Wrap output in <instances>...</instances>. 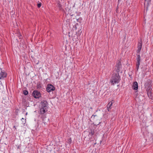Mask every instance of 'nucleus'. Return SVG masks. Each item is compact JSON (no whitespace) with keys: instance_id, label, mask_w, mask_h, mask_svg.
<instances>
[{"instance_id":"nucleus-9","label":"nucleus","mask_w":153,"mask_h":153,"mask_svg":"<svg viewBox=\"0 0 153 153\" xmlns=\"http://www.w3.org/2000/svg\"><path fill=\"white\" fill-rule=\"evenodd\" d=\"M112 101H113L109 102L107 106V110L109 112L110 111L111 109L112 108V106L113 103Z\"/></svg>"},{"instance_id":"nucleus-19","label":"nucleus","mask_w":153,"mask_h":153,"mask_svg":"<svg viewBox=\"0 0 153 153\" xmlns=\"http://www.w3.org/2000/svg\"><path fill=\"white\" fill-rule=\"evenodd\" d=\"M41 3H38L37 4V7L38 8H39L41 6Z\"/></svg>"},{"instance_id":"nucleus-17","label":"nucleus","mask_w":153,"mask_h":153,"mask_svg":"<svg viewBox=\"0 0 153 153\" xmlns=\"http://www.w3.org/2000/svg\"><path fill=\"white\" fill-rule=\"evenodd\" d=\"M37 86L38 88H40L42 87V85L40 82L37 83Z\"/></svg>"},{"instance_id":"nucleus-16","label":"nucleus","mask_w":153,"mask_h":153,"mask_svg":"<svg viewBox=\"0 0 153 153\" xmlns=\"http://www.w3.org/2000/svg\"><path fill=\"white\" fill-rule=\"evenodd\" d=\"M140 62H137L136 65V69H137V71L138 70V68H139V65H140Z\"/></svg>"},{"instance_id":"nucleus-26","label":"nucleus","mask_w":153,"mask_h":153,"mask_svg":"<svg viewBox=\"0 0 153 153\" xmlns=\"http://www.w3.org/2000/svg\"><path fill=\"white\" fill-rule=\"evenodd\" d=\"M81 32H81H81H80V34H81Z\"/></svg>"},{"instance_id":"nucleus-18","label":"nucleus","mask_w":153,"mask_h":153,"mask_svg":"<svg viewBox=\"0 0 153 153\" xmlns=\"http://www.w3.org/2000/svg\"><path fill=\"white\" fill-rule=\"evenodd\" d=\"M23 93L25 95H27L28 94V92L27 90H24L23 91Z\"/></svg>"},{"instance_id":"nucleus-22","label":"nucleus","mask_w":153,"mask_h":153,"mask_svg":"<svg viewBox=\"0 0 153 153\" xmlns=\"http://www.w3.org/2000/svg\"><path fill=\"white\" fill-rule=\"evenodd\" d=\"M97 116V115H95L93 114V115L92 116H91V118H92H92H94V117H95Z\"/></svg>"},{"instance_id":"nucleus-10","label":"nucleus","mask_w":153,"mask_h":153,"mask_svg":"<svg viewBox=\"0 0 153 153\" xmlns=\"http://www.w3.org/2000/svg\"><path fill=\"white\" fill-rule=\"evenodd\" d=\"M151 0H148L147 3L146 4V2L144 3L145 9H146V10H147L149 6L151 4Z\"/></svg>"},{"instance_id":"nucleus-1","label":"nucleus","mask_w":153,"mask_h":153,"mask_svg":"<svg viewBox=\"0 0 153 153\" xmlns=\"http://www.w3.org/2000/svg\"><path fill=\"white\" fill-rule=\"evenodd\" d=\"M120 80V77L119 73H114L110 80V82L112 85H114V84L118 83Z\"/></svg>"},{"instance_id":"nucleus-4","label":"nucleus","mask_w":153,"mask_h":153,"mask_svg":"<svg viewBox=\"0 0 153 153\" xmlns=\"http://www.w3.org/2000/svg\"><path fill=\"white\" fill-rule=\"evenodd\" d=\"M152 83V81L150 79H149L145 83V86L146 91H149L151 90Z\"/></svg>"},{"instance_id":"nucleus-13","label":"nucleus","mask_w":153,"mask_h":153,"mask_svg":"<svg viewBox=\"0 0 153 153\" xmlns=\"http://www.w3.org/2000/svg\"><path fill=\"white\" fill-rule=\"evenodd\" d=\"M147 92V94L148 97L150 99H152V93L151 92V91L150 90L149 91H146Z\"/></svg>"},{"instance_id":"nucleus-24","label":"nucleus","mask_w":153,"mask_h":153,"mask_svg":"<svg viewBox=\"0 0 153 153\" xmlns=\"http://www.w3.org/2000/svg\"><path fill=\"white\" fill-rule=\"evenodd\" d=\"M13 128H15V129H16V128L15 126H14Z\"/></svg>"},{"instance_id":"nucleus-25","label":"nucleus","mask_w":153,"mask_h":153,"mask_svg":"<svg viewBox=\"0 0 153 153\" xmlns=\"http://www.w3.org/2000/svg\"><path fill=\"white\" fill-rule=\"evenodd\" d=\"M21 37H22V35H20V36H19V38L20 39H21Z\"/></svg>"},{"instance_id":"nucleus-15","label":"nucleus","mask_w":153,"mask_h":153,"mask_svg":"<svg viewBox=\"0 0 153 153\" xmlns=\"http://www.w3.org/2000/svg\"><path fill=\"white\" fill-rule=\"evenodd\" d=\"M94 130H91V131L89 133V137H90L91 138V137L94 134Z\"/></svg>"},{"instance_id":"nucleus-20","label":"nucleus","mask_w":153,"mask_h":153,"mask_svg":"<svg viewBox=\"0 0 153 153\" xmlns=\"http://www.w3.org/2000/svg\"><path fill=\"white\" fill-rule=\"evenodd\" d=\"M68 142L69 143H71V138H70L68 140Z\"/></svg>"},{"instance_id":"nucleus-7","label":"nucleus","mask_w":153,"mask_h":153,"mask_svg":"<svg viewBox=\"0 0 153 153\" xmlns=\"http://www.w3.org/2000/svg\"><path fill=\"white\" fill-rule=\"evenodd\" d=\"M142 39H141L139 42H138L137 44V53H139L142 48Z\"/></svg>"},{"instance_id":"nucleus-5","label":"nucleus","mask_w":153,"mask_h":153,"mask_svg":"<svg viewBox=\"0 0 153 153\" xmlns=\"http://www.w3.org/2000/svg\"><path fill=\"white\" fill-rule=\"evenodd\" d=\"M33 96L35 98H39L41 97V94L39 91L37 90L34 91L32 93Z\"/></svg>"},{"instance_id":"nucleus-11","label":"nucleus","mask_w":153,"mask_h":153,"mask_svg":"<svg viewBox=\"0 0 153 153\" xmlns=\"http://www.w3.org/2000/svg\"><path fill=\"white\" fill-rule=\"evenodd\" d=\"M0 79H1L4 78L6 77L7 76V74L5 72H3L1 71V72L0 74Z\"/></svg>"},{"instance_id":"nucleus-3","label":"nucleus","mask_w":153,"mask_h":153,"mask_svg":"<svg viewBox=\"0 0 153 153\" xmlns=\"http://www.w3.org/2000/svg\"><path fill=\"white\" fill-rule=\"evenodd\" d=\"M122 65L121 62L119 60H118L117 63L115 66L114 71L117 72V73H119L120 71V68H121Z\"/></svg>"},{"instance_id":"nucleus-21","label":"nucleus","mask_w":153,"mask_h":153,"mask_svg":"<svg viewBox=\"0 0 153 153\" xmlns=\"http://www.w3.org/2000/svg\"><path fill=\"white\" fill-rule=\"evenodd\" d=\"M58 7H59V8L60 9L61 8V7H62V5L61 4H60L59 3L58 4Z\"/></svg>"},{"instance_id":"nucleus-2","label":"nucleus","mask_w":153,"mask_h":153,"mask_svg":"<svg viewBox=\"0 0 153 153\" xmlns=\"http://www.w3.org/2000/svg\"><path fill=\"white\" fill-rule=\"evenodd\" d=\"M47 111L46 108H41L40 110V114H42V123H43L44 125H45L46 124V122L48 121V119L46 118V117H44V114Z\"/></svg>"},{"instance_id":"nucleus-8","label":"nucleus","mask_w":153,"mask_h":153,"mask_svg":"<svg viewBox=\"0 0 153 153\" xmlns=\"http://www.w3.org/2000/svg\"><path fill=\"white\" fill-rule=\"evenodd\" d=\"M41 107L44 108H47V105L48 103L46 100H43L41 102Z\"/></svg>"},{"instance_id":"nucleus-27","label":"nucleus","mask_w":153,"mask_h":153,"mask_svg":"<svg viewBox=\"0 0 153 153\" xmlns=\"http://www.w3.org/2000/svg\"><path fill=\"white\" fill-rule=\"evenodd\" d=\"M145 1H146V0H145Z\"/></svg>"},{"instance_id":"nucleus-23","label":"nucleus","mask_w":153,"mask_h":153,"mask_svg":"<svg viewBox=\"0 0 153 153\" xmlns=\"http://www.w3.org/2000/svg\"><path fill=\"white\" fill-rule=\"evenodd\" d=\"M121 1V0H118V4H119L120 3V2Z\"/></svg>"},{"instance_id":"nucleus-14","label":"nucleus","mask_w":153,"mask_h":153,"mask_svg":"<svg viewBox=\"0 0 153 153\" xmlns=\"http://www.w3.org/2000/svg\"><path fill=\"white\" fill-rule=\"evenodd\" d=\"M136 55L137 56V58H136L137 62H140L141 61V58L140 54H139L137 53Z\"/></svg>"},{"instance_id":"nucleus-28","label":"nucleus","mask_w":153,"mask_h":153,"mask_svg":"<svg viewBox=\"0 0 153 153\" xmlns=\"http://www.w3.org/2000/svg\"><path fill=\"white\" fill-rule=\"evenodd\" d=\"M152 140H153V137Z\"/></svg>"},{"instance_id":"nucleus-12","label":"nucleus","mask_w":153,"mask_h":153,"mask_svg":"<svg viewBox=\"0 0 153 153\" xmlns=\"http://www.w3.org/2000/svg\"><path fill=\"white\" fill-rule=\"evenodd\" d=\"M132 88L134 90H137L138 88V85L137 82H134L132 86Z\"/></svg>"},{"instance_id":"nucleus-6","label":"nucleus","mask_w":153,"mask_h":153,"mask_svg":"<svg viewBox=\"0 0 153 153\" xmlns=\"http://www.w3.org/2000/svg\"><path fill=\"white\" fill-rule=\"evenodd\" d=\"M55 90L54 87L51 84H49L47 85L46 88V91L48 92H51L52 91H53Z\"/></svg>"}]
</instances>
